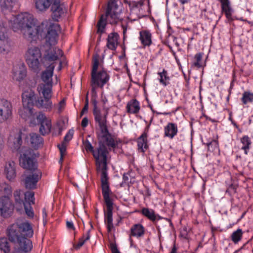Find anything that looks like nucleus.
<instances>
[{"label": "nucleus", "instance_id": "nucleus-50", "mask_svg": "<svg viewBox=\"0 0 253 253\" xmlns=\"http://www.w3.org/2000/svg\"><path fill=\"white\" fill-rule=\"evenodd\" d=\"M66 226H67V227L69 229H72V230L75 229L74 224H73V222H72V221H67Z\"/></svg>", "mask_w": 253, "mask_h": 253}, {"label": "nucleus", "instance_id": "nucleus-18", "mask_svg": "<svg viewBox=\"0 0 253 253\" xmlns=\"http://www.w3.org/2000/svg\"><path fill=\"white\" fill-rule=\"evenodd\" d=\"M46 67H47L46 69L41 75V79L44 83L43 84H52V76L55 68V61L51 62Z\"/></svg>", "mask_w": 253, "mask_h": 253}, {"label": "nucleus", "instance_id": "nucleus-57", "mask_svg": "<svg viewBox=\"0 0 253 253\" xmlns=\"http://www.w3.org/2000/svg\"><path fill=\"white\" fill-rule=\"evenodd\" d=\"M122 28L123 30V34H124V35H125L126 31V28L125 26H123Z\"/></svg>", "mask_w": 253, "mask_h": 253}, {"label": "nucleus", "instance_id": "nucleus-44", "mask_svg": "<svg viewBox=\"0 0 253 253\" xmlns=\"http://www.w3.org/2000/svg\"><path fill=\"white\" fill-rule=\"evenodd\" d=\"M73 134L74 130L73 129L69 130L64 137V142L66 143L68 142L73 138Z\"/></svg>", "mask_w": 253, "mask_h": 253}, {"label": "nucleus", "instance_id": "nucleus-26", "mask_svg": "<svg viewBox=\"0 0 253 253\" xmlns=\"http://www.w3.org/2000/svg\"><path fill=\"white\" fill-rule=\"evenodd\" d=\"M144 234V228L141 224H136L133 225L131 228V233L129 238L131 246H132V241L130 238L131 236L139 238L143 236Z\"/></svg>", "mask_w": 253, "mask_h": 253}, {"label": "nucleus", "instance_id": "nucleus-16", "mask_svg": "<svg viewBox=\"0 0 253 253\" xmlns=\"http://www.w3.org/2000/svg\"><path fill=\"white\" fill-rule=\"evenodd\" d=\"M52 18L58 21L60 18L65 16L67 10L65 7L61 5L59 1L56 0L51 7Z\"/></svg>", "mask_w": 253, "mask_h": 253}, {"label": "nucleus", "instance_id": "nucleus-10", "mask_svg": "<svg viewBox=\"0 0 253 253\" xmlns=\"http://www.w3.org/2000/svg\"><path fill=\"white\" fill-rule=\"evenodd\" d=\"M101 187L103 198L107 208L105 216V222L106 223H113V202L110 196L111 191L110 189L108 181H105V180H104V182H101Z\"/></svg>", "mask_w": 253, "mask_h": 253}, {"label": "nucleus", "instance_id": "nucleus-55", "mask_svg": "<svg viewBox=\"0 0 253 253\" xmlns=\"http://www.w3.org/2000/svg\"><path fill=\"white\" fill-rule=\"evenodd\" d=\"M178 1L182 4L187 3L189 1L188 0H178Z\"/></svg>", "mask_w": 253, "mask_h": 253}, {"label": "nucleus", "instance_id": "nucleus-37", "mask_svg": "<svg viewBox=\"0 0 253 253\" xmlns=\"http://www.w3.org/2000/svg\"><path fill=\"white\" fill-rule=\"evenodd\" d=\"M143 5V0H140L138 1H132L129 5L132 12L137 11L140 12Z\"/></svg>", "mask_w": 253, "mask_h": 253}, {"label": "nucleus", "instance_id": "nucleus-40", "mask_svg": "<svg viewBox=\"0 0 253 253\" xmlns=\"http://www.w3.org/2000/svg\"><path fill=\"white\" fill-rule=\"evenodd\" d=\"M202 54L201 53H199L196 54L194 56L195 61L193 63L194 66L197 67L198 68H201L202 67Z\"/></svg>", "mask_w": 253, "mask_h": 253}, {"label": "nucleus", "instance_id": "nucleus-15", "mask_svg": "<svg viewBox=\"0 0 253 253\" xmlns=\"http://www.w3.org/2000/svg\"><path fill=\"white\" fill-rule=\"evenodd\" d=\"M22 95L23 105H33L36 100L35 94L31 88L28 87L27 84L23 88Z\"/></svg>", "mask_w": 253, "mask_h": 253}, {"label": "nucleus", "instance_id": "nucleus-56", "mask_svg": "<svg viewBox=\"0 0 253 253\" xmlns=\"http://www.w3.org/2000/svg\"><path fill=\"white\" fill-rule=\"evenodd\" d=\"M102 101L104 104H105L107 102L108 100L105 97H103V96H102Z\"/></svg>", "mask_w": 253, "mask_h": 253}, {"label": "nucleus", "instance_id": "nucleus-21", "mask_svg": "<svg viewBox=\"0 0 253 253\" xmlns=\"http://www.w3.org/2000/svg\"><path fill=\"white\" fill-rule=\"evenodd\" d=\"M18 5V0H0V7L3 12H11Z\"/></svg>", "mask_w": 253, "mask_h": 253}, {"label": "nucleus", "instance_id": "nucleus-34", "mask_svg": "<svg viewBox=\"0 0 253 253\" xmlns=\"http://www.w3.org/2000/svg\"><path fill=\"white\" fill-rule=\"evenodd\" d=\"M0 250L4 253L10 252V247L6 238H2L0 239Z\"/></svg>", "mask_w": 253, "mask_h": 253}, {"label": "nucleus", "instance_id": "nucleus-14", "mask_svg": "<svg viewBox=\"0 0 253 253\" xmlns=\"http://www.w3.org/2000/svg\"><path fill=\"white\" fill-rule=\"evenodd\" d=\"M21 135L22 132L19 129H13L10 132L8 143L13 151H17L20 148L22 142Z\"/></svg>", "mask_w": 253, "mask_h": 253}, {"label": "nucleus", "instance_id": "nucleus-7", "mask_svg": "<svg viewBox=\"0 0 253 253\" xmlns=\"http://www.w3.org/2000/svg\"><path fill=\"white\" fill-rule=\"evenodd\" d=\"M4 195L0 197V216L7 217L12 213L13 209V204L11 199L12 188L8 184L3 185Z\"/></svg>", "mask_w": 253, "mask_h": 253}, {"label": "nucleus", "instance_id": "nucleus-8", "mask_svg": "<svg viewBox=\"0 0 253 253\" xmlns=\"http://www.w3.org/2000/svg\"><path fill=\"white\" fill-rule=\"evenodd\" d=\"M9 239L18 244V247L15 248L14 253H27L33 248L32 243L30 240L17 235L14 226L9 229Z\"/></svg>", "mask_w": 253, "mask_h": 253}, {"label": "nucleus", "instance_id": "nucleus-4", "mask_svg": "<svg viewBox=\"0 0 253 253\" xmlns=\"http://www.w3.org/2000/svg\"><path fill=\"white\" fill-rule=\"evenodd\" d=\"M33 105H23L19 110L20 116L25 121H29L30 126H34L37 124L41 125L40 132L44 135L50 132L51 127L50 120L46 118L44 114L39 113L38 114L34 112Z\"/></svg>", "mask_w": 253, "mask_h": 253}, {"label": "nucleus", "instance_id": "nucleus-58", "mask_svg": "<svg viewBox=\"0 0 253 253\" xmlns=\"http://www.w3.org/2000/svg\"><path fill=\"white\" fill-rule=\"evenodd\" d=\"M130 178H131L132 180L133 179L134 181V175L133 172H132V173L131 174V177H130Z\"/></svg>", "mask_w": 253, "mask_h": 253}, {"label": "nucleus", "instance_id": "nucleus-20", "mask_svg": "<svg viewBox=\"0 0 253 253\" xmlns=\"http://www.w3.org/2000/svg\"><path fill=\"white\" fill-rule=\"evenodd\" d=\"M57 0H35L36 9L42 12L51 8Z\"/></svg>", "mask_w": 253, "mask_h": 253}, {"label": "nucleus", "instance_id": "nucleus-2", "mask_svg": "<svg viewBox=\"0 0 253 253\" xmlns=\"http://www.w3.org/2000/svg\"><path fill=\"white\" fill-rule=\"evenodd\" d=\"M19 162L20 165L24 169L33 171L31 174H29L25 178L26 188L27 189L35 188L37 183L41 177L42 173L37 169L32 151L28 149L22 152L20 154Z\"/></svg>", "mask_w": 253, "mask_h": 253}, {"label": "nucleus", "instance_id": "nucleus-42", "mask_svg": "<svg viewBox=\"0 0 253 253\" xmlns=\"http://www.w3.org/2000/svg\"><path fill=\"white\" fill-rule=\"evenodd\" d=\"M132 173V171H130L126 173H124L123 176V182L125 183H132L134 182L133 179L132 180L131 178H130L131 177V174Z\"/></svg>", "mask_w": 253, "mask_h": 253}, {"label": "nucleus", "instance_id": "nucleus-17", "mask_svg": "<svg viewBox=\"0 0 253 253\" xmlns=\"http://www.w3.org/2000/svg\"><path fill=\"white\" fill-rule=\"evenodd\" d=\"M26 73L25 66L23 64H19L13 66L11 76L13 80L21 81L26 77Z\"/></svg>", "mask_w": 253, "mask_h": 253}, {"label": "nucleus", "instance_id": "nucleus-27", "mask_svg": "<svg viewBox=\"0 0 253 253\" xmlns=\"http://www.w3.org/2000/svg\"><path fill=\"white\" fill-rule=\"evenodd\" d=\"M126 108L128 113L137 114L140 109L139 102L137 100L133 99L127 102Z\"/></svg>", "mask_w": 253, "mask_h": 253}, {"label": "nucleus", "instance_id": "nucleus-59", "mask_svg": "<svg viewBox=\"0 0 253 253\" xmlns=\"http://www.w3.org/2000/svg\"><path fill=\"white\" fill-rule=\"evenodd\" d=\"M240 20H241V21H244V20L243 18H240Z\"/></svg>", "mask_w": 253, "mask_h": 253}, {"label": "nucleus", "instance_id": "nucleus-52", "mask_svg": "<svg viewBox=\"0 0 253 253\" xmlns=\"http://www.w3.org/2000/svg\"><path fill=\"white\" fill-rule=\"evenodd\" d=\"M106 225H107V227L108 231L110 232L113 228V223H106Z\"/></svg>", "mask_w": 253, "mask_h": 253}, {"label": "nucleus", "instance_id": "nucleus-53", "mask_svg": "<svg viewBox=\"0 0 253 253\" xmlns=\"http://www.w3.org/2000/svg\"><path fill=\"white\" fill-rule=\"evenodd\" d=\"M4 184H7L5 182H3V183H0V195H1L2 194H3V185Z\"/></svg>", "mask_w": 253, "mask_h": 253}, {"label": "nucleus", "instance_id": "nucleus-35", "mask_svg": "<svg viewBox=\"0 0 253 253\" xmlns=\"http://www.w3.org/2000/svg\"><path fill=\"white\" fill-rule=\"evenodd\" d=\"M90 238L89 231L88 230L86 233L84 234L83 237L80 239L79 242L74 246L76 250H78L82 247L86 241L88 240Z\"/></svg>", "mask_w": 253, "mask_h": 253}, {"label": "nucleus", "instance_id": "nucleus-45", "mask_svg": "<svg viewBox=\"0 0 253 253\" xmlns=\"http://www.w3.org/2000/svg\"><path fill=\"white\" fill-rule=\"evenodd\" d=\"M66 105V102L64 99L62 100L58 105V110L59 112L63 111Z\"/></svg>", "mask_w": 253, "mask_h": 253}, {"label": "nucleus", "instance_id": "nucleus-48", "mask_svg": "<svg viewBox=\"0 0 253 253\" xmlns=\"http://www.w3.org/2000/svg\"><path fill=\"white\" fill-rule=\"evenodd\" d=\"M88 119L87 118V117H84L82 121V123H81L82 126L83 127H85L88 125Z\"/></svg>", "mask_w": 253, "mask_h": 253}, {"label": "nucleus", "instance_id": "nucleus-3", "mask_svg": "<svg viewBox=\"0 0 253 253\" xmlns=\"http://www.w3.org/2000/svg\"><path fill=\"white\" fill-rule=\"evenodd\" d=\"M103 110L105 111V113L103 114L98 108L96 103L94 105V119L95 122L98 123L100 128V131L97 135L98 139L100 143H105L109 149H114L118 145V141L112 137L106 126V117L108 114L109 108L104 107Z\"/></svg>", "mask_w": 253, "mask_h": 253}, {"label": "nucleus", "instance_id": "nucleus-22", "mask_svg": "<svg viewBox=\"0 0 253 253\" xmlns=\"http://www.w3.org/2000/svg\"><path fill=\"white\" fill-rule=\"evenodd\" d=\"M178 132L177 126L173 123H169L164 127V135L165 137L172 139Z\"/></svg>", "mask_w": 253, "mask_h": 253}, {"label": "nucleus", "instance_id": "nucleus-23", "mask_svg": "<svg viewBox=\"0 0 253 253\" xmlns=\"http://www.w3.org/2000/svg\"><path fill=\"white\" fill-rule=\"evenodd\" d=\"M139 40L144 47L150 46L152 43L151 33L147 30L140 31Z\"/></svg>", "mask_w": 253, "mask_h": 253}, {"label": "nucleus", "instance_id": "nucleus-29", "mask_svg": "<svg viewBox=\"0 0 253 253\" xmlns=\"http://www.w3.org/2000/svg\"><path fill=\"white\" fill-rule=\"evenodd\" d=\"M51 98H40L37 102V106L40 108L46 110H51L53 107Z\"/></svg>", "mask_w": 253, "mask_h": 253}, {"label": "nucleus", "instance_id": "nucleus-1", "mask_svg": "<svg viewBox=\"0 0 253 253\" xmlns=\"http://www.w3.org/2000/svg\"><path fill=\"white\" fill-rule=\"evenodd\" d=\"M8 26L15 33H21L28 40L35 41L45 39L50 45L42 53L41 47L29 45L25 53V58L29 68L35 72L41 70V64L46 66L51 62L58 60L63 55V51L57 47H52L57 42V31L59 25L51 19L43 20L37 25V20L28 12L12 15L8 21Z\"/></svg>", "mask_w": 253, "mask_h": 253}, {"label": "nucleus", "instance_id": "nucleus-32", "mask_svg": "<svg viewBox=\"0 0 253 253\" xmlns=\"http://www.w3.org/2000/svg\"><path fill=\"white\" fill-rule=\"evenodd\" d=\"M30 141L32 146L35 148L40 147L43 142L42 138L38 134H31Z\"/></svg>", "mask_w": 253, "mask_h": 253}, {"label": "nucleus", "instance_id": "nucleus-19", "mask_svg": "<svg viewBox=\"0 0 253 253\" xmlns=\"http://www.w3.org/2000/svg\"><path fill=\"white\" fill-rule=\"evenodd\" d=\"M3 172L6 178L9 181L13 180L16 177V166L13 161L6 162L4 166Z\"/></svg>", "mask_w": 253, "mask_h": 253}, {"label": "nucleus", "instance_id": "nucleus-46", "mask_svg": "<svg viewBox=\"0 0 253 253\" xmlns=\"http://www.w3.org/2000/svg\"><path fill=\"white\" fill-rule=\"evenodd\" d=\"M64 57H63V55H62V56H61L59 59L58 60H56L55 61V62L56 61H59V66L58 67V70L59 71H60L61 68H62V64H66V63L64 61Z\"/></svg>", "mask_w": 253, "mask_h": 253}, {"label": "nucleus", "instance_id": "nucleus-54", "mask_svg": "<svg viewBox=\"0 0 253 253\" xmlns=\"http://www.w3.org/2000/svg\"><path fill=\"white\" fill-rule=\"evenodd\" d=\"M169 253H177V248L175 245L172 247L171 251Z\"/></svg>", "mask_w": 253, "mask_h": 253}, {"label": "nucleus", "instance_id": "nucleus-6", "mask_svg": "<svg viewBox=\"0 0 253 253\" xmlns=\"http://www.w3.org/2000/svg\"><path fill=\"white\" fill-rule=\"evenodd\" d=\"M99 146L96 150H94L91 144L89 141L86 140L84 142V149L86 151L92 153L95 159L97 170L101 173V182L108 181V177L107 172V156L108 151L105 145V143H100L98 139Z\"/></svg>", "mask_w": 253, "mask_h": 253}, {"label": "nucleus", "instance_id": "nucleus-43", "mask_svg": "<svg viewBox=\"0 0 253 253\" xmlns=\"http://www.w3.org/2000/svg\"><path fill=\"white\" fill-rule=\"evenodd\" d=\"M58 148L60 152V161H62L63 156L66 150V143L63 142L62 144L58 145Z\"/></svg>", "mask_w": 253, "mask_h": 253}, {"label": "nucleus", "instance_id": "nucleus-33", "mask_svg": "<svg viewBox=\"0 0 253 253\" xmlns=\"http://www.w3.org/2000/svg\"><path fill=\"white\" fill-rule=\"evenodd\" d=\"M243 232L241 229H238L234 231L231 235V239L232 242L236 244H238L242 239Z\"/></svg>", "mask_w": 253, "mask_h": 253}, {"label": "nucleus", "instance_id": "nucleus-49", "mask_svg": "<svg viewBox=\"0 0 253 253\" xmlns=\"http://www.w3.org/2000/svg\"><path fill=\"white\" fill-rule=\"evenodd\" d=\"M43 221L44 223L46 222L47 213L45 208H43L42 211Z\"/></svg>", "mask_w": 253, "mask_h": 253}, {"label": "nucleus", "instance_id": "nucleus-47", "mask_svg": "<svg viewBox=\"0 0 253 253\" xmlns=\"http://www.w3.org/2000/svg\"><path fill=\"white\" fill-rule=\"evenodd\" d=\"M88 99H86V103L84 105V108L82 109V112H81V116L83 115L85 113L87 112V111L88 110Z\"/></svg>", "mask_w": 253, "mask_h": 253}, {"label": "nucleus", "instance_id": "nucleus-41", "mask_svg": "<svg viewBox=\"0 0 253 253\" xmlns=\"http://www.w3.org/2000/svg\"><path fill=\"white\" fill-rule=\"evenodd\" d=\"M99 56L98 55H96L93 57L91 74L97 73L99 66Z\"/></svg>", "mask_w": 253, "mask_h": 253}, {"label": "nucleus", "instance_id": "nucleus-9", "mask_svg": "<svg viewBox=\"0 0 253 253\" xmlns=\"http://www.w3.org/2000/svg\"><path fill=\"white\" fill-rule=\"evenodd\" d=\"M0 61L2 56L7 55L12 50V45L10 40L7 34V29L4 22L0 20Z\"/></svg>", "mask_w": 253, "mask_h": 253}, {"label": "nucleus", "instance_id": "nucleus-51", "mask_svg": "<svg viewBox=\"0 0 253 253\" xmlns=\"http://www.w3.org/2000/svg\"><path fill=\"white\" fill-rule=\"evenodd\" d=\"M111 250L112 253H120L119 251L118 250L117 247L114 245L111 246Z\"/></svg>", "mask_w": 253, "mask_h": 253}, {"label": "nucleus", "instance_id": "nucleus-36", "mask_svg": "<svg viewBox=\"0 0 253 253\" xmlns=\"http://www.w3.org/2000/svg\"><path fill=\"white\" fill-rule=\"evenodd\" d=\"M241 100L244 104L252 102L253 101V93L250 91L244 92Z\"/></svg>", "mask_w": 253, "mask_h": 253}, {"label": "nucleus", "instance_id": "nucleus-28", "mask_svg": "<svg viewBox=\"0 0 253 253\" xmlns=\"http://www.w3.org/2000/svg\"><path fill=\"white\" fill-rule=\"evenodd\" d=\"M147 134L146 132H144L137 139V146L139 150L142 152L148 148L147 145Z\"/></svg>", "mask_w": 253, "mask_h": 253}, {"label": "nucleus", "instance_id": "nucleus-30", "mask_svg": "<svg viewBox=\"0 0 253 253\" xmlns=\"http://www.w3.org/2000/svg\"><path fill=\"white\" fill-rule=\"evenodd\" d=\"M158 80L161 84L164 86H166L169 84L170 78L168 76L167 71L163 69L162 72L158 73Z\"/></svg>", "mask_w": 253, "mask_h": 253}, {"label": "nucleus", "instance_id": "nucleus-11", "mask_svg": "<svg viewBox=\"0 0 253 253\" xmlns=\"http://www.w3.org/2000/svg\"><path fill=\"white\" fill-rule=\"evenodd\" d=\"M15 205L17 210L20 211L23 208V205L28 203L30 205L34 203V193L33 192L25 193L23 190H16L14 193Z\"/></svg>", "mask_w": 253, "mask_h": 253}, {"label": "nucleus", "instance_id": "nucleus-38", "mask_svg": "<svg viewBox=\"0 0 253 253\" xmlns=\"http://www.w3.org/2000/svg\"><path fill=\"white\" fill-rule=\"evenodd\" d=\"M142 213L144 215L153 221L156 219L154 211L153 210L144 208L142 210Z\"/></svg>", "mask_w": 253, "mask_h": 253}, {"label": "nucleus", "instance_id": "nucleus-5", "mask_svg": "<svg viewBox=\"0 0 253 253\" xmlns=\"http://www.w3.org/2000/svg\"><path fill=\"white\" fill-rule=\"evenodd\" d=\"M122 4L117 0H110L105 15H102L97 24V33L102 34L105 31L106 19L111 24H116L120 22L122 19Z\"/></svg>", "mask_w": 253, "mask_h": 253}, {"label": "nucleus", "instance_id": "nucleus-25", "mask_svg": "<svg viewBox=\"0 0 253 253\" xmlns=\"http://www.w3.org/2000/svg\"><path fill=\"white\" fill-rule=\"evenodd\" d=\"M119 38V35L117 33H110L107 38L108 48L113 50H115L118 44Z\"/></svg>", "mask_w": 253, "mask_h": 253}, {"label": "nucleus", "instance_id": "nucleus-12", "mask_svg": "<svg viewBox=\"0 0 253 253\" xmlns=\"http://www.w3.org/2000/svg\"><path fill=\"white\" fill-rule=\"evenodd\" d=\"M109 80V76L104 69L94 74H91V85L92 93L96 95V88L98 87L102 88Z\"/></svg>", "mask_w": 253, "mask_h": 253}, {"label": "nucleus", "instance_id": "nucleus-31", "mask_svg": "<svg viewBox=\"0 0 253 253\" xmlns=\"http://www.w3.org/2000/svg\"><path fill=\"white\" fill-rule=\"evenodd\" d=\"M240 142L242 145L241 149L244 150L246 155H247L252 144L250 138L248 135H244L240 138Z\"/></svg>", "mask_w": 253, "mask_h": 253}, {"label": "nucleus", "instance_id": "nucleus-13", "mask_svg": "<svg viewBox=\"0 0 253 253\" xmlns=\"http://www.w3.org/2000/svg\"><path fill=\"white\" fill-rule=\"evenodd\" d=\"M14 226L15 230H16V228H18L20 233L23 235L24 236L29 238L33 236L34 231L31 224L29 221L27 220H24L21 221H18L16 224H13L8 228V237L9 229ZM16 231L17 235L19 236L20 237L25 238V237L20 236L19 235H18L17 230H16Z\"/></svg>", "mask_w": 253, "mask_h": 253}, {"label": "nucleus", "instance_id": "nucleus-24", "mask_svg": "<svg viewBox=\"0 0 253 253\" xmlns=\"http://www.w3.org/2000/svg\"><path fill=\"white\" fill-rule=\"evenodd\" d=\"M52 84H41L38 86L39 92L45 98H51L52 97Z\"/></svg>", "mask_w": 253, "mask_h": 253}, {"label": "nucleus", "instance_id": "nucleus-39", "mask_svg": "<svg viewBox=\"0 0 253 253\" xmlns=\"http://www.w3.org/2000/svg\"><path fill=\"white\" fill-rule=\"evenodd\" d=\"M25 212L27 215L30 218H33L34 215V211L31 207V205L29 204L28 203H25L23 205Z\"/></svg>", "mask_w": 253, "mask_h": 253}]
</instances>
